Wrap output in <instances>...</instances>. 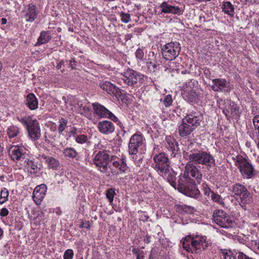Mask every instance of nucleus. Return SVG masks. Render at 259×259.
<instances>
[{
	"label": "nucleus",
	"mask_w": 259,
	"mask_h": 259,
	"mask_svg": "<svg viewBox=\"0 0 259 259\" xmlns=\"http://www.w3.org/2000/svg\"><path fill=\"white\" fill-rule=\"evenodd\" d=\"M183 247L188 252L198 253L201 250L206 249L209 246V243L206 240L205 236L191 235L187 236L181 240Z\"/></svg>",
	"instance_id": "nucleus-2"
},
{
	"label": "nucleus",
	"mask_w": 259,
	"mask_h": 259,
	"mask_svg": "<svg viewBox=\"0 0 259 259\" xmlns=\"http://www.w3.org/2000/svg\"><path fill=\"white\" fill-rule=\"evenodd\" d=\"M80 228H85L86 229H89L90 228V225L89 223L87 224H84L83 222H81L80 225Z\"/></svg>",
	"instance_id": "nucleus-58"
},
{
	"label": "nucleus",
	"mask_w": 259,
	"mask_h": 259,
	"mask_svg": "<svg viewBox=\"0 0 259 259\" xmlns=\"http://www.w3.org/2000/svg\"><path fill=\"white\" fill-rule=\"evenodd\" d=\"M99 85L102 90L106 91L110 95L117 97L122 95L121 90L109 81H102L100 82Z\"/></svg>",
	"instance_id": "nucleus-16"
},
{
	"label": "nucleus",
	"mask_w": 259,
	"mask_h": 259,
	"mask_svg": "<svg viewBox=\"0 0 259 259\" xmlns=\"http://www.w3.org/2000/svg\"><path fill=\"white\" fill-rule=\"evenodd\" d=\"M115 195V189L114 188H110L106 191V196L110 203H112L113 202Z\"/></svg>",
	"instance_id": "nucleus-40"
},
{
	"label": "nucleus",
	"mask_w": 259,
	"mask_h": 259,
	"mask_svg": "<svg viewBox=\"0 0 259 259\" xmlns=\"http://www.w3.org/2000/svg\"><path fill=\"white\" fill-rule=\"evenodd\" d=\"M73 255H74L73 251L72 249H67L64 253L63 258L64 259H72V258L73 257Z\"/></svg>",
	"instance_id": "nucleus-50"
},
{
	"label": "nucleus",
	"mask_w": 259,
	"mask_h": 259,
	"mask_svg": "<svg viewBox=\"0 0 259 259\" xmlns=\"http://www.w3.org/2000/svg\"><path fill=\"white\" fill-rule=\"evenodd\" d=\"M25 104L30 110L37 108L38 101L33 93H30L26 96Z\"/></svg>",
	"instance_id": "nucleus-25"
},
{
	"label": "nucleus",
	"mask_w": 259,
	"mask_h": 259,
	"mask_svg": "<svg viewBox=\"0 0 259 259\" xmlns=\"http://www.w3.org/2000/svg\"><path fill=\"white\" fill-rule=\"evenodd\" d=\"M204 74L206 78H210L211 72L209 69L205 68L204 70Z\"/></svg>",
	"instance_id": "nucleus-56"
},
{
	"label": "nucleus",
	"mask_w": 259,
	"mask_h": 259,
	"mask_svg": "<svg viewBox=\"0 0 259 259\" xmlns=\"http://www.w3.org/2000/svg\"><path fill=\"white\" fill-rule=\"evenodd\" d=\"M235 164L238 168L241 176L244 179H253L257 175V171L255 169L251 161L240 155L234 158Z\"/></svg>",
	"instance_id": "nucleus-4"
},
{
	"label": "nucleus",
	"mask_w": 259,
	"mask_h": 259,
	"mask_svg": "<svg viewBox=\"0 0 259 259\" xmlns=\"http://www.w3.org/2000/svg\"><path fill=\"white\" fill-rule=\"evenodd\" d=\"M252 121L254 130L252 132L250 137L255 142L258 141L257 146L259 148V115L255 116Z\"/></svg>",
	"instance_id": "nucleus-24"
},
{
	"label": "nucleus",
	"mask_w": 259,
	"mask_h": 259,
	"mask_svg": "<svg viewBox=\"0 0 259 259\" xmlns=\"http://www.w3.org/2000/svg\"><path fill=\"white\" fill-rule=\"evenodd\" d=\"M212 219L216 224L223 228H229L233 224V218L223 210H215L213 213Z\"/></svg>",
	"instance_id": "nucleus-10"
},
{
	"label": "nucleus",
	"mask_w": 259,
	"mask_h": 259,
	"mask_svg": "<svg viewBox=\"0 0 259 259\" xmlns=\"http://www.w3.org/2000/svg\"><path fill=\"white\" fill-rule=\"evenodd\" d=\"M99 131L104 135H110L112 134L115 130L114 124L108 120L99 121L98 123Z\"/></svg>",
	"instance_id": "nucleus-17"
},
{
	"label": "nucleus",
	"mask_w": 259,
	"mask_h": 259,
	"mask_svg": "<svg viewBox=\"0 0 259 259\" xmlns=\"http://www.w3.org/2000/svg\"><path fill=\"white\" fill-rule=\"evenodd\" d=\"M121 20L124 23H128L130 21L131 16L128 13L121 12L120 14Z\"/></svg>",
	"instance_id": "nucleus-49"
},
{
	"label": "nucleus",
	"mask_w": 259,
	"mask_h": 259,
	"mask_svg": "<svg viewBox=\"0 0 259 259\" xmlns=\"http://www.w3.org/2000/svg\"><path fill=\"white\" fill-rule=\"evenodd\" d=\"M256 76L259 78V68L256 71Z\"/></svg>",
	"instance_id": "nucleus-64"
},
{
	"label": "nucleus",
	"mask_w": 259,
	"mask_h": 259,
	"mask_svg": "<svg viewBox=\"0 0 259 259\" xmlns=\"http://www.w3.org/2000/svg\"><path fill=\"white\" fill-rule=\"evenodd\" d=\"M40 156L45 160V162L48 164V167L50 168L57 169L59 167L60 163L56 158L53 157L47 156L44 154Z\"/></svg>",
	"instance_id": "nucleus-26"
},
{
	"label": "nucleus",
	"mask_w": 259,
	"mask_h": 259,
	"mask_svg": "<svg viewBox=\"0 0 259 259\" xmlns=\"http://www.w3.org/2000/svg\"><path fill=\"white\" fill-rule=\"evenodd\" d=\"M37 13H36V7L35 5L30 4L27 6V9L25 17L26 18V21L32 22L36 18Z\"/></svg>",
	"instance_id": "nucleus-21"
},
{
	"label": "nucleus",
	"mask_w": 259,
	"mask_h": 259,
	"mask_svg": "<svg viewBox=\"0 0 259 259\" xmlns=\"http://www.w3.org/2000/svg\"><path fill=\"white\" fill-rule=\"evenodd\" d=\"M193 129L183 119L182 123L178 127V133L179 135L182 137H186L190 135L193 131Z\"/></svg>",
	"instance_id": "nucleus-20"
},
{
	"label": "nucleus",
	"mask_w": 259,
	"mask_h": 259,
	"mask_svg": "<svg viewBox=\"0 0 259 259\" xmlns=\"http://www.w3.org/2000/svg\"><path fill=\"white\" fill-rule=\"evenodd\" d=\"M77 130L76 127H73L71 128V130L70 131V133L73 135L74 137H75L76 136Z\"/></svg>",
	"instance_id": "nucleus-57"
},
{
	"label": "nucleus",
	"mask_w": 259,
	"mask_h": 259,
	"mask_svg": "<svg viewBox=\"0 0 259 259\" xmlns=\"http://www.w3.org/2000/svg\"><path fill=\"white\" fill-rule=\"evenodd\" d=\"M181 49L180 44L177 41L167 43L162 48L163 58L166 60H173L179 56Z\"/></svg>",
	"instance_id": "nucleus-9"
},
{
	"label": "nucleus",
	"mask_w": 259,
	"mask_h": 259,
	"mask_svg": "<svg viewBox=\"0 0 259 259\" xmlns=\"http://www.w3.org/2000/svg\"><path fill=\"white\" fill-rule=\"evenodd\" d=\"M113 156L109 150H103L99 151L94 156L93 163L101 172L105 173L108 169L109 162L113 160Z\"/></svg>",
	"instance_id": "nucleus-8"
},
{
	"label": "nucleus",
	"mask_w": 259,
	"mask_h": 259,
	"mask_svg": "<svg viewBox=\"0 0 259 259\" xmlns=\"http://www.w3.org/2000/svg\"><path fill=\"white\" fill-rule=\"evenodd\" d=\"M172 102V100L171 96L169 95H167L163 100V104H164L165 106L167 107L170 106L171 105V103Z\"/></svg>",
	"instance_id": "nucleus-51"
},
{
	"label": "nucleus",
	"mask_w": 259,
	"mask_h": 259,
	"mask_svg": "<svg viewBox=\"0 0 259 259\" xmlns=\"http://www.w3.org/2000/svg\"><path fill=\"white\" fill-rule=\"evenodd\" d=\"M64 63V61L63 60H61V61H60L59 63H57L56 68L58 69H60L61 68L62 65H63Z\"/></svg>",
	"instance_id": "nucleus-60"
},
{
	"label": "nucleus",
	"mask_w": 259,
	"mask_h": 259,
	"mask_svg": "<svg viewBox=\"0 0 259 259\" xmlns=\"http://www.w3.org/2000/svg\"><path fill=\"white\" fill-rule=\"evenodd\" d=\"M232 192L233 197L243 209L246 210L247 205L252 203V196L244 185L236 183L232 187Z\"/></svg>",
	"instance_id": "nucleus-3"
},
{
	"label": "nucleus",
	"mask_w": 259,
	"mask_h": 259,
	"mask_svg": "<svg viewBox=\"0 0 259 259\" xmlns=\"http://www.w3.org/2000/svg\"><path fill=\"white\" fill-rule=\"evenodd\" d=\"M184 157L188 162L185 166L184 172L179 176L176 189L188 196L198 198L200 192L196 185L200 184L202 176L194 164H201L209 168L215 166V159L210 153L198 149L186 152Z\"/></svg>",
	"instance_id": "nucleus-1"
},
{
	"label": "nucleus",
	"mask_w": 259,
	"mask_h": 259,
	"mask_svg": "<svg viewBox=\"0 0 259 259\" xmlns=\"http://www.w3.org/2000/svg\"><path fill=\"white\" fill-rule=\"evenodd\" d=\"M24 165L28 172L32 174H37L40 170V167L37 165V162L34 159H26L24 161Z\"/></svg>",
	"instance_id": "nucleus-22"
},
{
	"label": "nucleus",
	"mask_w": 259,
	"mask_h": 259,
	"mask_svg": "<svg viewBox=\"0 0 259 259\" xmlns=\"http://www.w3.org/2000/svg\"><path fill=\"white\" fill-rule=\"evenodd\" d=\"M210 196L211 199L214 202H217L220 204L224 203L223 199L222 197L220 195L215 193L214 192L212 193V195Z\"/></svg>",
	"instance_id": "nucleus-46"
},
{
	"label": "nucleus",
	"mask_w": 259,
	"mask_h": 259,
	"mask_svg": "<svg viewBox=\"0 0 259 259\" xmlns=\"http://www.w3.org/2000/svg\"><path fill=\"white\" fill-rule=\"evenodd\" d=\"M177 211L181 213H185L187 212L190 209V207L185 205H176Z\"/></svg>",
	"instance_id": "nucleus-45"
},
{
	"label": "nucleus",
	"mask_w": 259,
	"mask_h": 259,
	"mask_svg": "<svg viewBox=\"0 0 259 259\" xmlns=\"http://www.w3.org/2000/svg\"><path fill=\"white\" fill-rule=\"evenodd\" d=\"M63 154L65 157L74 158L77 155L76 151L73 148H66L64 149Z\"/></svg>",
	"instance_id": "nucleus-34"
},
{
	"label": "nucleus",
	"mask_w": 259,
	"mask_h": 259,
	"mask_svg": "<svg viewBox=\"0 0 259 259\" xmlns=\"http://www.w3.org/2000/svg\"><path fill=\"white\" fill-rule=\"evenodd\" d=\"M223 113L227 119L230 118L238 120L240 116V108L234 102L227 101L225 103V107L223 110Z\"/></svg>",
	"instance_id": "nucleus-11"
},
{
	"label": "nucleus",
	"mask_w": 259,
	"mask_h": 259,
	"mask_svg": "<svg viewBox=\"0 0 259 259\" xmlns=\"http://www.w3.org/2000/svg\"><path fill=\"white\" fill-rule=\"evenodd\" d=\"M92 106L95 113L98 116L101 118H108L112 121L117 120V117L116 116L106 107L99 103H94L92 104Z\"/></svg>",
	"instance_id": "nucleus-13"
},
{
	"label": "nucleus",
	"mask_w": 259,
	"mask_h": 259,
	"mask_svg": "<svg viewBox=\"0 0 259 259\" xmlns=\"http://www.w3.org/2000/svg\"><path fill=\"white\" fill-rule=\"evenodd\" d=\"M9 191L6 188H4L0 193V204H3L8 200Z\"/></svg>",
	"instance_id": "nucleus-36"
},
{
	"label": "nucleus",
	"mask_w": 259,
	"mask_h": 259,
	"mask_svg": "<svg viewBox=\"0 0 259 259\" xmlns=\"http://www.w3.org/2000/svg\"><path fill=\"white\" fill-rule=\"evenodd\" d=\"M183 119L195 130L200 125L202 117L195 113L187 115Z\"/></svg>",
	"instance_id": "nucleus-19"
},
{
	"label": "nucleus",
	"mask_w": 259,
	"mask_h": 259,
	"mask_svg": "<svg viewBox=\"0 0 259 259\" xmlns=\"http://www.w3.org/2000/svg\"><path fill=\"white\" fill-rule=\"evenodd\" d=\"M69 65L72 69H75L77 65V62L74 58H71L69 61Z\"/></svg>",
	"instance_id": "nucleus-54"
},
{
	"label": "nucleus",
	"mask_w": 259,
	"mask_h": 259,
	"mask_svg": "<svg viewBox=\"0 0 259 259\" xmlns=\"http://www.w3.org/2000/svg\"><path fill=\"white\" fill-rule=\"evenodd\" d=\"M150 237L149 236H146L144 239L145 242L146 243H149L150 242Z\"/></svg>",
	"instance_id": "nucleus-62"
},
{
	"label": "nucleus",
	"mask_w": 259,
	"mask_h": 259,
	"mask_svg": "<svg viewBox=\"0 0 259 259\" xmlns=\"http://www.w3.org/2000/svg\"><path fill=\"white\" fill-rule=\"evenodd\" d=\"M213 84L211 86L214 92H229L231 90L230 82L225 79L215 78L212 80Z\"/></svg>",
	"instance_id": "nucleus-15"
},
{
	"label": "nucleus",
	"mask_w": 259,
	"mask_h": 259,
	"mask_svg": "<svg viewBox=\"0 0 259 259\" xmlns=\"http://www.w3.org/2000/svg\"><path fill=\"white\" fill-rule=\"evenodd\" d=\"M19 121L26 129L29 138L33 141L38 140L41 136V131L39 123L36 119L30 116L23 118H18Z\"/></svg>",
	"instance_id": "nucleus-5"
},
{
	"label": "nucleus",
	"mask_w": 259,
	"mask_h": 259,
	"mask_svg": "<svg viewBox=\"0 0 259 259\" xmlns=\"http://www.w3.org/2000/svg\"><path fill=\"white\" fill-rule=\"evenodd\" d=\"M153 161V168L160 176L166 177L169 172L170 164L168 156L163 152L160 153L154 156Z\"/></svg>",
	"instance_id": "nucleus-6"
},
{
	"label": "nucleus",
	"mask_w": 259,
	"mask_h": 259,
	"mask_svg": "<svg viewBox=\"0 0 259 259\" xmlns=\"http://www.w3.org/2000/svg\"><path fill=\"white\" fill-rule=\"evenodd\" d=\"M113 165L115 167L118 168L121 172H124L127 168L126 160L124 158H117L116 160H114Z\"/></svg>",
	"instance_id": "nucleus-28"
},
{
	"label": "nucleus",
	"mask_w": 259,
	"mask_h": 259,
	"mask_svg": "<svg viewBox=\"0 0 259 259\" xmlns=\"http://www.w3.org/2000/svg\"><path fill=\"white\" fill-rule=\"evenodd\" d=\"M182 10L179 7H175L171 6L170 13L174 14H182Z\"/></svg>",
	"instance_id": "nucleus-52"
},
{
	"label": "nucleus",
	"mask_w": 259,
	"mask_h": 259,
	"mask_svg": "<svg viewBox=\"0 0 259 259\" xmlns=\"http://www.w3.org/2000/svg\"><path fill=\"white\" fill-rule=\"evenodd\" d=\"M52 38V36L49 31H42L40 32V36L37 39L35 46H39L46 44Z\"/></svg>",
	"instance_id": "nucleus-27"
},
{
	"label": "nucleus",
	"mask_w": 259,
	"mask_h": 259,
	"mask_svg": "<svg viewBox=\"0 0 259 259\" xmlns=\"http://www.w3.org/2000/svg\"><path fill=\"white\" fill-rule=\"evenodd\" d=\"M223 11L233 17L234 16V7L230 2H224L222 7Z\"/></svg>",
	"instance_id": "nucleus-29"
},
{
	"label": "nucleus",
	"mask_w": 259,
	"mask_h": 259,
	"mask_svg": "<svg viewBox=\"0 0 259 259\" xmlns=\"http://www.w3.org/2000/svg\"><path fill=\"white\" fill-rule=\"evenodd\" d=\"M167 181L172 187L176 189L178 185V181H176V173L174 171H172L171 172L169 171V173L167 174Z\"/></svg>",
	"instance_id": "nucleus-31"
},
{
	"label": "nucleus",
	"mask_w": 259,
	"mask_h": 259,
	"mask_svg": "<svg viewBox=\"0 0 259 259\" xmlns=\"http://www.w3.org/2000/svg\"><path fill=\"white\" fill-rule=\"evenodd\" d=\"M59 122L58 131L61 134L67 126V121L66 119L61 118L59 119Z\"/></svg>",
	"instance_id": "nucleus-39"
},
{
	"label": "nucleus",
	"mask_w": 259,
	"mask_h": 259,
	"mask_svg": "<svg viewBox=\"0 0 259 259\" xmlns=\"http://www.w3.org/2000/svg\"><path fill=\"white\" fill-rule=\"evenodd\" d=\"M132 252L136 255L137 259H144V251L139 248H133Z\"/></svg>",
	"instance_id": "nucleus-43"
},
{
	"label": "nucleus",
	"mask_w": 259,
	"mask_h": 259,
	"mask_svg": "<svg viewBox=\"0 0 259 259\" xmlns=\"http://www.w3.org/2000/svg\"><path fill=\"white\" fill-rule=\"evenodd\" d=\"M234 259H255L250 257L241 251H234Z\"/></svg>",
	"instance_id": "nucleus-37"
},
{
	"label": "nucleus",
	"mask_w": 259,
	"mask_h": 259,
	"mask_svg": "<svg viewBox=\"0 0 259 259\" xmlns=\"http://www.w3.org/2000/svg\"><path fill=\"white\" fill-rule=\"evenodd\" d=\"M179 147L178 148H174L172 150H169V151L171 152V156L172 157H179L180 156V153H179Z\"/></svg>",
	"instance_id": "nucleus-53"
},
{
	"label": "nucleus",
	"mask_w": 259,
	"mask_h": 259,
	"mask_svg": "<svg viewBox=\"0 0 259 259\" xmlns=\"http://www.w3.org/2000/svg\"><path fill=\"white\" fill-rule=\"evenodd\" d=\"M19 133V129L16 126H10L8 130V135L10 138H14L17 136Z\"/></svg>",
	"instance_id": "nucleus-38"
},
{
	"label": "nucleus",
	"mask_w": 259,
	"mask_h": 259,
	"mask_svg": "<svg viewBox=\"0 0 259 259\" xmlns=\"http://www.w3.org/2000/svg\"><path fill=\"white\" fill-rule=\"evenodd\" d=\"M221 257L223 259H234V253L231 251H224L222 252Z\"/></svg>",
	"instance_id": "nucleus-47"
},
{
	"label": "nucleus",
	"mask_w": 259,
	"mask_h": 259,
	"mask_svg": "<svg viewBox=\"0 0 259 259\" xmlns=\"http://www.w3.org/2000/svg\"><path fill=\"white\" fill-rule=\"evenodd\" d=\"M79 113L87 118H91L92 116L91 108L88 105H80L79 109Z\"/></svg>",
	"instance_id": "nucleus-33"
},
{
	"label": "nucleus",
	"mask_w": 259,
	"mask_h": 259,
	"mask_svg": "<svg viewBox=\"0 0 259 259\" xmlns=\"http://www.w3.org/2000/svg\"><path fill=\"white\" fill-rule=\"evenodd\" d=\"M135 55L137 59H139L141 61L144 60V53L142 49L138 48L135 53Z\"/></svg>",
	"instance_id": "nucleus-48"
},
{
	"label": "nucleus",
	"mask_w": 259,
	"mask_h": 259,
	"mask_svg": "<svg viewBox=\"0 0 259 259\" xmlns=\"http://www.w3.org/2000/svg\"><path fill=\"white\" fill-rule=\"evenodd\" d=\"M202 190L203 191V193L205 196H209L212 195V193L213 192V191H211L210 188L208 187V185L206 184L205 183H203L202 184Z\"/></svg>",
	"instance_id": "nucleus-42"
},
{
	"label": "nucleus",
	"mask_w": 259,
	"mask_h": 259,
	"mask_svg": "<svg viewBox=\"0 0 259 259\" xmlns=\"http://www.w3.org/2000/svg\"><path fill=\"white\" fill-rule=\"evenodd\" d=\"M149 56H151L152 58H148L147 62V67L151 72H154L158 70L160 64L157 61L156 57L153 52H150Z\"/></svg>",
	"instance_id": "nucleus-23"
},
{
	"label": "nucleus",
	"mask_w": 259,
	"mask_h": 259,
	"mask_svg": "<svg viewBox=\"0 0 259 259\" xmlns=\"http://www.w3.org/2000/svg\"><path fill=\"white\" fill-rule=\"evenodd\" d=\"M138 153L130 154L131 157L133 159L136 165L140 167L143 163V156L141 154H137Z\"/></svg>",
	"instance_id": "nucleus-35"
},
{
	"label": "nucleus",
	"mask_w": 259,
	"mask_h": 259,
	"mask_svg": "<svg viewBox=\"0 0 259 259\" xmlns=\"http://www.w3.org/2000/svg\"><path fill=\"white\" fill-rule=\"evenodd\" d=\"M75 141L79 144H84L88 140V138L87 135L82 134L75 136Z\"/></svg>",
	"instance_id": "nucleus-44"
},
{
	"label": "nucleus",
	"mask_w": 259,
	"mask_h": 259,
	"mask_svg": "<svg viewBox=\"0 0 259 259\" xmlns=\"http://www.w3.org/2000/svg\"><path fill=\"white\" fill-rule=\"evenodd\" d=\"M47 187L45 184H41L35 187L33 192V199L37 203H40L44 198L47 192Z\"/></svg>",
	"instance_id": "nucleus-18"
},
{
	"label": "nucleus",
	"mask_w": 259,
	"mask_h": 259,
	"mask_svg": "<svg viewBox=\"0 0 259 259\" xmlns=\"http://www.w3.org/2000/svg\"><path fill=\"white\" fill-rule=\"evenodd\" d=\"M121 75L124 83L133 88L140 86L146 78L144 74L131 68H128Z\"/></svg>",
	"instance_id": "nucleus-7"
},
{
	"label": "nucleus",
	"mask_w": 259,
	"mask_h": 259,
	"mask_svg": "<svg viewBox=\"0 0 259 259\" xmlns=\"http://www.w3.org/2000/svg\"><path fill=\"white\" fill-rule=\"evenodd\" d=\"M144 138L142 134H135L130 138L128 143L129 154L138 153L139 148L144 144Z\"/></svg>",
	"instance_id": "nucleus-12"
},
{
	"label": "nucleus",
	"mask_w": 259,
	"mask_h": 259,
	"mask_svg": "<svg viewBox=\"0 0 259 259\" xmlns=\"http://www.w3.org/2000/svg\"><path fill=\"white\" fill-rule=\"evenodd\" d=\"M167 142L166 148L168 150H172L174 148H178L179 144L176 140L171 137H168L166 138Z\"/></svg>",
	"instance_id": "nucleus-32"
},
{
	"label": "nucleus",
	"mask_w": 259,
	"mask_h": 259,
	"mask_svg": "<svg viewBox=\"0 0 259 259\" xmlns=\"http://www.w3.org/2000/svg\"><path fill=\"white\" fill-rule=\"evenodd\" d=\"M6 177L4 176H0V180L2 182H5L6 181Z\"/></svg>",
	"instance_id": "nucleus-63"
},
{
	"label": "nucleus",
	"mask_w": 259,
	"mask_h": 259,
	"mask_svg": "<svg viewBox=\"0 0 259 259\" xmlns=\"http://www.w3.org/2000/svg\"><path fill=\"white\" fill-rule=\"evenodd\" d=\"M26 154V149L22 146H12L9 150V154L11 158L17 161L24 159Z\"/></svg>",
	"instance_id": "nucleus-14"
},
{
	"label": "nucleus",
	"mask_w": 259,
	"mask_h": 259,
	"mask_svg": "<svg viewBox=\"0 0 259 259\" xmlns=\"http://www.w3.org/2000/svg\"><path fill=\"white\" fill-rule=\"evenodd\" d=\"M161 13H170L171 6L167 4V2H163L160 6Z\"/></svg>",
	"instance_id": "nucleus-41"
},
{
	"label": "nucleus",
	"mask_w": 259,
	"mask_h": 259,
	"mask_svg": "<svg viewBox=\"0 0 259 259\" xmlns=\"http://www.w3.org/2000/svg\"><path fill=\"white\" fill-rule=\"evenodd\" d=\"M113 121L115 122H116L117 123V124L119 125V126L120 127L121 131L123 130V129L124 128V127L123 124L118 120V118H117V121Z\"/></svg>",
	"instance_id": "nucleus-59"
},
{
	"label": "nucleus",
	"mask_w": 259,
	"mask_h": 259,
	"mask_svg": "<svg viewBox=\"0 0 259 259\" xmlns=\"http://www.w3.org/2000/svg\"><path fill=\"white\" fill-rule=\"evenodd\" d=\"M9 214V210L7 208H3L0 212V216L2 217H6Z\"/></svg>",
	"instance_id": "nucleus-55"
},
{
	"label": "nucleus",
	"mask_w": 259,
	"mask_h": 259,
	"mask_svg": "<svg viewBox=\"0 0 259 259\" xmlns=\"http://www.w3.org/2000/svg\"><path fill=\"white\" fill-rule=\"evenodd\" d=\"M184 99L189 103H195L197 99L196 93L192 91L185 92L183 94Z\"/></svg>",
	"instance_id": "nucleus-30"
},
{
	"label": "nucleus",
	"mask_w": 259,
	"mask_h": 259,
	"mask_svg": "<svg viewBox=\"0 0 259 259\" xmlns=\"http://www.w3.org/2000/svg\"><path fill=\"white\" fill-rule=\"evenodd\" d=\"M7 20L6 18H3L1 19V24H2V25L6 24L7 23Z\"/></svg>",
	"instance_id": "nucleus-61"
}]
</instances>
